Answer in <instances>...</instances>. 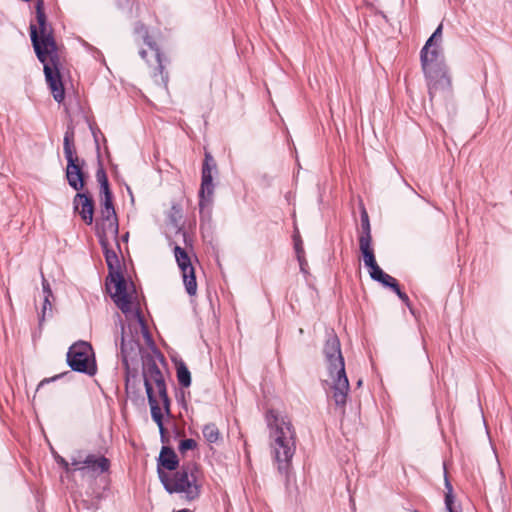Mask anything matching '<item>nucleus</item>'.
Wrapping results in <instances>:
<instances>
[{"label": "nucleus", "mask_w": 512, "mask_h": 512, "mask_svg": "<svg viewBox=\"0 0 512 512\" xmlns=\"http://www.w3.org/2000/svg\"><path fill=\"white\" fill-rule=\"evenodd\" d=\"M107 291L117 307L128 317L127 328L122 326L121 354L123 361L127 364L129 359L137 356L141 347V339L147 344L151 342L148 328L138 311H133L131 298L128 291V284L119 272H109L106 282Z\"/></svg>", "instance_id": "obj_1"}, {"label": "nucleus", "mask_w": 512, "mask_h": 512, "mask_svg": "<svg viewBox=\"0 0 512 512\" xmlns=\"http://www.w3.org/2000/svg\"><path fill=\"white\" fill-rule=\"evenodd\" d=\"M36 21L30 24L31 41L38 59L44 65L46 81L51 89L53 98L58 103L64 99V88L60 73L56 67L47 63V58L56 53V43L52 35V28L47 23L44 12V1H36Z\"/></svg>", "instance_id": "obj_2"}, {"label": "nucleus", "mask_w": 512, "mask_h": 512, "mask_svg": "<svg viewBox=\"0 0 512 512\" xmlns=\"http://www.w3.org/2000/svg\"><path fill=\"white\" fill-rule=\"evenodd\" d=\"M323 353L327 369V378L324 380L325 386L328 388L329 397L333 400L335 406L341 413H344L350 385L345 371L340 341L334 333L329 334Z\"/></svg>", "instance_id": "obj_3"}, {"label": "nucleus", "mask_w": 512, "mask_h": 512, "mask_svg": "<svg viewBox=\"0 0 512 512\" xmlns=\"http://www.w3.org/2000/svg\"><path fill=\"white\" fill-rule=\"evenodd\" d=\"M270 450L281 474H287L296 450V435L287 416L270 412L268 417Z\"/></svg>", "instance_id": "obj_4"}, {"label": "nucleus", "mask_w": 512, "mask_h": 512, "mask_svg": "<svg viewBox=\"0 0 512 512\" xmlns=\"http://www.w3.org/2000/svg\"><path fill=\"white\" fill-rule=\"evenodd\" d=\"M422 69L428 79L430 96L433 97L439 91L448 90L451 86L444 64L443 49L440 43L428 46V42L421 50Z\"/></svg>", "instance_id": "obj_5"}, {"label": "nucleus", "mask_w": 512, "mask_h": 512, "mask_svg": "<svg viewBox=\"0 0 512 512\" xmlns=\"http://www.w3.org/2000/svg\"><path fill=\"white\" fill-rule=\"evenodd\" d=\"M159 478L170 494L180 493L189 501H193L200 496L202 482L200 471L194 464H189L177 471L172 478L158 468Z\"/></svg>", "instance_id": "obj_6"}, {"label": "nucleus", "mask_w": 512, "mask_h": 512, "mask_svg": "<svg viewBox=\"0 0 512 512\" xmlns=\"http://www.w3.org/2000/svg\"><path fill=\"white\" fill-rule=\"evenodd\" d=\"M100 184L101 211H100V236H112L116 239L118 235V220L112 203V193L109 188L108 179L103 169L96 174Z\"/></svg>", "instance_id": "obj_7"}, {"label": "nucleus", "mask_w": 512, "mask_h": 512, "mask_svg": "<svg viewBox=\"0 0 512 512\" xmlns=\"http://www.w3.org/2000/svg\"><path fill=\"white\" fill-rule=\"evenodd\" d=\"M67 362L74 371L89 375L96 372L92 347L87 342L80 341L73 344L68 350Z\"/></svg>", "instance_id": "obj_8"}, {"label": "nucleus", "mask_w": 512, "mask_h": 512, "mask_svg": "<svg viewBox=\"0 0 512 512\" xmlns=\"http://www.w3.org/2000/svg\"><path fill=\"white\" fill-rule=\"evenodd\" d=\"M173 253L182 275L185 290L189 296L193 297L197 294V281L192 259L188 252L179 245L174 246Z\"/></svg>", "instance_id": "obj_9"}, {"label": "nucleus", "mask_w": 512, "mask_h": 512, "mask_svg": "<svg viewBox=\"0 0 512 512\" xmlns=\"http://www.w3.org/2000/svg\"><path fill=\"white\" fill-rule=\"evenodd\" d=\"M143 375L147 396L158 395L159 400L162 401V404L166 412L168 413L170 403L167 395L164 377L160 369L157 367L156 364H150L144 369Z\"/></svg>", "instance_id": "obj_10"}, {"label": "nucleus", "mask_w": 512, "mask_h": 512, "mask_svg": "<svg viewBox=\"0 0 512 512\" xmlns=\"http://www.w3.org/2000/svg\"><path fill=\"white\" fill-rule=\"evenodd\" d=\"M216 169V165L213 157L209 154H205V160L202 167V181L199 192L200 196V210L202 211L205 207H209L212 202V196L214 193L213 184V170Z\"/></svg>", "instance_id": "obj_11"}, {"label": "nucleus", "mask_w": 512, "mask_h": 512, "mask_svg": "<svg viewBox=\"0 0 512 512\" xmlns=\"http://www.w3.org/2000/svg\"><path fill=\"white\" fill-rule=\"evenodd\" d=\"M71 466L74 470H91L97 473L108 471L110 462L104 456L94 454H83L81 452L71 457Z\"/></svg>", "instance_id": "obj_12"}, {"label": "nucleus", "mask_w": 512, "mask_h": 512, "mask_svg": "<svg viewBox=\"0 0 512 512\" xmlns=\"http://www.w3.org/2000/svg\"><path fill=\"white\" fill-rule=\"evenodd\" d=\"M365 266L369 269L370 277L380 282L385 287H390L391 289L396 288L398 285L397 280L385 273L377 264L375 255H370L368 257L363 258Z\"/></svg>", "instance_id": "obj_13"}, {"label": "nucleus", "mask_w": 512, "mask_h": 512, "mask_svg": "<svg viewBox=\"0 0 512 512\" xmlns=\"http://www.w3.org/2000/svg\"><path fill=\"white\" fill-rule=\"evenodd\" d=\"M74 210L82 220L90 225L93 222L94 204L92 198L85 193H77L73 199Z\"/></svg>", "instance_id": "obj_14"}, {"label": "nucleus", "mask_w": 512, "mask_h": 512, "mask_svg": "<svg viewBox=\"0 0 512 512\" xmlns=\"http://www.w3.org/2000/svg\"><path fill=\"white\" fill-rule=\"evenodd\" d=\"M66 178L69 185L77 191L84 187V173L82 170V163L79 160L67 163Z\"/></svg>", "instance_id": "obj_15"}, {"label": "nucleus", "mask_w": 512, "mask_h": 512, "mask_svg": "<svg viewBox=\"0 0 512 512\" xmlns=\"http://www.w3.org/2000/svg\"><path fill=\"white\" fill-rule=\"evenodd\" d=\"M362 233L359 236V249L363 255V258L368 257L374 254L372 248V237H371V227L369 221L361 222Z\"/></svg>", "instance_id": "obj_16"}, {"label": "nucleus", "mask_w": 512, "mask_h": 512, "mask_svg": "<svg viewBox=\"0 0 512 512\" xmlns=\"http://www.w3.org/2000/svg\"><path fill=\"white\" fill-rule=\"evenodd\" d=\"M74 141H75L74 130H73V128H68L64 134V139H63V150H64V155L67 160V163L79 160V158L76 154V148H75Z\"/></svg>", "instance_id": "obj_17"}, {"label": "nucleus", "mask_w": 512, "mask_h": 512, "mask_svg": "<svg viewBox=\"0 0 512 512\" xmlns=\"http://www.w3.org/2000/svg\"><path fill=\"white\" fill-rule=\"evenodd\" d=\"M147 397H148V402H149L150 409H151L152 419L157 424V426L159 428V432L163 436L165 429L163 426V414H162V411L160 408V402L162 403V401L161 400L158 401V399H157L158 395H149Z\"/></svg>", "instance_id": "obj_18"}, {"label": "nucleus", "mask_w": 512, "mask_h": 512, "mask_svg": "<svg viewBox=\"0 0 512 512\" xmlns=\"http://www.w3.org/2000/svg\"><path fill=\"white\" fill-rule=\"evenodd\" d=\"M108 236H100V244L104 250L105 259L109 267L110 272H119L120 262L115 251L108 248Z\"/></svg>", "instance_id": "obj_19"}, {"label": "nucleus", "mask_w": 512, "mask_h": 512, "mask_svg": "<svg viewBox=\"0 0 512 512\" xmlns=\"http://www.w3.org/2000/svg\"><path fill=\"white\" fill-rule=\"evenodd\" d=\"M159 465L167 470H175L178 466L177 455L170 449L163 447L159 455Z\"/></svg>", "instance_id": "obj_20"}, {"label": "nucleus", "mask_w": 512, "mask_h": 512, "mask_svg": "<svg viewBox=\"0 0 512 512\" xmlns=\"http://www.w3.org/2000/svg\"><path fill=\"white\" fill-rule=\"evenodd\" d=\"M204 438L209 443H216L220 440V431L213 423L206 424L202 430Z\"/></svg>", "instance_id": "obj_21"}, {"label": "nucleus", "mask_w": 512, "mask_h": 512, "mask_svg": "<svg viewBox=\"0 0 512 512\" xmlns=\"http://www.w3.org/2000/svg\"><path fill=\"white\" fill-rule=\"evenodd\" d=\"M177 379L180 385L183 387H189L191 385V374L187 366L184 363L177 365Z\"/></svg>", "instance_id": "obj_22"}, {"label": "nucleus", "mask_w": 512, "mask_h": 512, "mask_svg": "<svg viewBox=\"0 0 512 512\" xmlns=\"http://www.w3.org/2000/svg\"><path fill=\"white\" fill-rule=\"evenodd\" d=\"M445 488H446V493H445L446 509L448 512H457L453 506L454 500H455V497L453 495V487L447 477H445Z\"/></svg>", "instance_id": "obj_23"}, {"label": "nucleus", "mask_w": 512, "mask_h": 512, "mask_svg": "<svg viewBox=\"0 0 512 512\" xmlns=\"http://www.w3.org/2000/svg\"><path fill=\"white\" fill-rule=\"evenodd\" d=\"M442 28H443L442 24H440L436 28L434 33L427 40L428 46H433L435 43H440L441 44V42H442Z\"/></svg>", "instance_id": "obj_24"}, {"label": "nucleus", "mask_w": 512, "mask_h": 512, "mask_svg": "<svg viewBox=\"0 0 512 512\" xmlns=\"http://www.w3.org/2000/svg\"><path fill=\"white\" fill-rule=\"evenodd\" d=\"M294 242H295V251H296V254H297V259L301 260L302 255H304V250H303V247H302V241L299 238V236H295L294 237Z\"/></svg>", "instance_id": "obj_25"}, {"label": "nucleus", "mask_w": 512, "mask_h": 512, "mask_svg": "<svg viewBox=\"0 0 512 512\" xmlns=\"http://www.w3.org/2000/svg\"><path fill=\"white\" fill-rule=\"evenodd\" d=\"M195 446H196V442L193 439H185V440L181 441L179 448L181 451H186V450L193 449Z\"/></svg>", "instance_id": "obj_26"}, {"label": "nucleus", "mask_w": 512, "mask_h": 512, "mask_svg": "<svg viewBox=\"0 0 512 512\" xmlns=\"http://www.w3.org/2000/svg\"><path fill=\"white\" fill-rule=\"evenodd\" d=\"M42 288H43V293H44V297H45V302L48 303V298L52 297V291L50 289L49 283L47 282V280L44 277L42 280Z\"/></svg>", "instance_id": "obj_27"}, {"label": "nucleus", "mask_w": 512, "mask_h": 512, "mask_svg": "<svg viewBox=\"0 0 512 512\" xmlns=\"http://www.w3.org/2000/svg\"><path fill=\"white\" fill-rule=\"evenodd\" d=\"M393 291H395V293L398 295V297L403 301L405 302L406 304H408L409 302V298L408 296L403 293L400 288H399V285L396 286V288L393 289Z\"/></svg>", "instance_id": "obj_28"}, {"label": "nucleus", "mask_w": 512, "mask_h": 512, "mask_svg": "<svg viewBox=\"0 0 512 512\" xmlns=\"http://www.w3.org/2000/svg\"><path fill=\"white\" fill-rule=\"evenodd\" d=\"M57 462L66 470V471H70V468L69 466L71 465V462L69 463L68 461H66L64 458L62 457H58L57 458Z\"/></svg>", "instance_id": "obj_29"}, {"label": "nucleus", "mask_w": 512, "mask_h": 512, "mask_svg": "<svg viewBox=\"0 0 512 512\" xmlns=\"http://www.w3.org/2000/svg\"><path fill=\"white\" fill-rule=\"evenodd\" d=\"M51 309H52V306H51L50 300L48 299V303H46L44 301L41 319H44L46 311L47 310L51 311Z\"/></svg>", "instance_id": "obj_30"}, {"label": "nucleus", "mask_w": 512, "mask_h": 512, "mask_svg": "<svg viewBox=\"0 0 512 512\" xmlns=\"http://www.w3.org/2000/svg\"><path fill=\"white\" fill-rule=\"evenodd\" d=\"M58 378H60V375H56V376H54V377H52V378H45V379H43V380L38 384L37 390H38L40 387H42L44 384L49 383V382H51V381H55V380H56V379H58Z\"/></svg>", "instance_id": "obj_31"}, {"label": "nucleus", "mask_w": 512, "mask_h": 512, "mask_svg": "<svg viewBox=\"0 0 512 512\" xmlns=\"http://www.w3.org/2000/svg\"><path fill=\"white\" fill-rule=\"evenodd\" d=\"M299 261V265H300V269L302 272H306V266H307V262L304 258V255H302L301 257V260H298Z\"/></svg>", "instance_id": "obj_32"}, {"label": "nucleus", "mask_w": 512, "mask_h": 512, "mask_svg": "<svg viewBox=\"0 0 512 512\" xmlns=\"http://www.w3.org/2000/svg\"><path fill=\"white\" fill-rule=\"evenodd\" d=\"M362 221H369L368 214L365 210L361 214V222Z\"/></svg>", "instance_id": "obj_33"}, {"label": "nucleus", "mask_w": 512, "mask_h": 512, "mask_svg": "<svg viewBox=\"0 0 512 512\" xmlns=\"http://www.w3.org/2000/svg\"><path fill=\"white\" fill-rule=\"evenodd\" d=\"M145 42L151 49H154L152 43L148 39H145Z\"/></svg>", "instance_id": "obj_34"}, {"label": "nucleus", "mask_w": 512, "mask_h": 512, "mask_svg": "<svg viewBox=\"0 0 512 512\" xmlns=\"http://www.w3.org/2000/svg\"><path fill=\"white\" fill-rule=\"evenodd\" d=\"M140 55L142 58H145L146 57V51L145 50H141L140 51Z\"/></svg>", "instance_id": "obj_35"}, {"label": "nucleus", "mask_w": 512, "mask_h": 512, "mask_svg": "<svg viewBox=\"0 0 512 512\" xmlns=\"http://www.w3.org/2000/svg\"><path fill=\"white\" fill-rule=\"evenodd\" d=\"M361 385H362V380L360 379V380H358V382H357V386H358V387H360Z\"/></svg>", "instance_id": "obj_36"}, {"label": "nucleus", "mask_w": 512, "mask_h": 512, "mask_svg": "<svg viewBox=\"0 0 512 512\" xmlns=\"http://www.w3.org/2000/svg\"><path fill=\"white\" fill-rule=\"evenodd\" d=\"M155 54L157 57H159V53H158L157 49H155Z\"/></svg>", "instance_id": "obj_37"}]
</instances>
